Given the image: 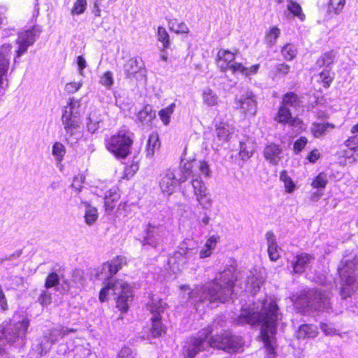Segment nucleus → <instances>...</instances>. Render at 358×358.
Here are the masks:
<instances>
[{"label":"nucleus","instance_id":"f257e3e1","mask_svg":"<svg viewBox=\"0 0 358 358\" xmlns=\"http://www.w3.org/2000/svg\"><path fill=\"white\" fill-rule=\"evenodd\" d=\"M280 319L278 306L273 299L269 298L262 300L257 307L242 308L240 315L234 319L233 322L238 326L259 325L268 358H273L277 326Z\"/></svg>","mask_w":358,"mask_h":358},{"label":"nucleus","instance_id":"f03ea898","mask_svg":"<svg viewBox=\"0 0 358 358\" xmlns=\"http://www.w3.org/2000/svg\"><path fill=\"white\" fill-rule=\"evenodd\" d=\"M124 257L117 256L110 262L103 264L101 267L95 268L92 273L96 280H108L106 285L99 292V300L101 302L106 301L109 294L117 295L116 306L122 313H126L129 308V302L133 299L132 291L130 286L122 282L113 278L125 264Z\"/></svg>","mask_w":358,"mask_h":358},{"label":"nucleus","instance_id":"7ed1b4c3","mask_svg":"<svg viewBox=\"0 0 358 358\" xmlns=\"http://www.w3.org/2000/svg\"><path fill=\"white\" fill-rule=\"evenodd\" d=\"M217 329V323L208 326L199 332L198 337L191 338L183 346L184 358H194L197 353L208 347L223 350L228 352L238 351L242 347V339L240 336L226 332L216 336H210Z\"/></svg>","mask_w":358,"mask_h":358},{"label":"nucleus","instance_id":"20e7f679","mask_svg":"<svg viewBox=\"0 0 358 358\" xmlns=\"http://www.w3.org/2000/svg\"><path fill=\"white\" fill-rule=\"evenodd\" d=\"M234 286V275L230 271H227L220 273L213 282L199 286L194 290L190 291L185 285L182 286L181 289L188 291V299L197 306L199 303H224L232 294Z\"/></svg>","mask_w":358,"mask_h":358},{"label":"nucleus","instance_id":"39448f33","mask_svg":"<svg viewBox=\"0 0 358 358\" xmlns=\"http://www.w3.org/2000/svg\"><path fill=\"white\" fill-rule=\"evenodd\" d=\"M80 107V101L71 98L62 110V122L65 131V140L71 145L76 143L81 137Z\"/></svg>","mask_w":358,"mask_h":358},{"label":"nucleus","instance_id":"423d86ee","mask_svg":"<svg viewBox=\"0 0 358 358\" xmlns=\"http://www.w3.org/2000/svg\"><path fill=\"white\" fill-rule=\"evenodd\" d=\"M297 308H310L316 310H327L330 308V292L321 289H313L302 292L296 299Z\"/></svg>","mask_w":358,"mask_h":358},{"label":"nucleus","instance_id":"0eeeda50","mask_svg":"<svg viewBox=\"0 0 358 358\" xmlns=\"http://www.w3.org/2000/svg\"><path fill=\"white\" fill-rule=\"evenodd\" d=\"M29 325V320L26 317H23L19 321L10 322L2 329L3 339L15 348L24 347L27 341Z\"/></svg>","mask_w":358,"mask_h":358},{"label":"nucleus","instance_id":"6e6552de","mask_svg":"<svg viewBox=\"0 0 358 358\" xmlns=\"http://www.w3.org/2000/svg\"><path fill=\"white\" fill-rule=\"evenodd\" d=\"M134 137V134L129 131H119L106 141V148L117 159H125L131 152Z\"/></svg>","mask_w":358,"mask_h":358},{"label":"nucleus","instance_id":"1a4fd4ad","mask_svg":"<svg viewBox=\"0 0 358 358\" xmlns=\"http://www.w3.org/2000/svg\"><path fill=\"white\" fill-rule=\"evenodd\" d=\"M338 271L344 282L341 292V296L345 299L352 292V289L350 286L358 280V257H355L353 260H346L343 266L338 268Z\"/></svg>","mask_w":358,"mask_h":358},{"label":"nucleus","instance_id":"9d476101","mask_svg":"<svg viewBox=\"0 0 358 358\" xmlns=\"http://www.w3.org/2000/svg\"><path fill=\"white\" fill-rule=\"evenodd\" d=\"M144 231L145 235L140 240L142 245H148L152 248H157L162 243L166 230L164 225H154L149 223Z\"/></svg>","mask_w":358,"mask_h":358},{"label":"nucleus","instance_id":"9b49d317","mask_svg":"<svg viewBox=\"0 0 358 358\" xmlns=\"http://www.w3.org/2000/svg\"><path fill=\"white\" fill-rule=\"evenodd\" d=\"M36 41V33L34 29H27L18 34L16 43L18 44V49L16 50V58L20 57L24 54L29 46L32 45Z\"/></svg>","mask_w":358,"mask_h":358},{"label":"nucleus","instance_id":"f8f14e48","mask_svg":"<svg viewBox=\"0 0 358 358\" xmlns=\"http://www.w3.org/2000/svg\"><path fill=\"white\" fill-rule=\"evenodd\" d=\"M12 45L3 44L0 48V87L3 83L9 68Z\"/></svg>","mask_w":358,"mask_h":358},{"label":"nucleus","instance_id":"ddd939ff","mask_svg":"<svg viewBox=\"0 0 358 358\" xmlns=\"http://www.w3.org/2000/svg\"><path fill=\"white\" fill-rule=\"evenodd\" d=\"M194 245L190 240L182 242L178 250L174 252L173 259L182 261L183 259L187 260L192 258L198 252V248Z\"/></svg>","mask_w":358,"mask_h":358},{"label":"nucleus","instance_id":"4468645a","mask_svg":"<svg viewBox=\"0 0 358 358\" xmlns=\"http://www.w3.org/2000/svg\"><path fill=\"white\" fill-rule=\"evenodd\" d=\"M143 69L142 61L137 57L129 58L123 66L124 73L127 79L134 78L136 73H141Z\"/></svg>","mask_w":358,"mask_h":358},{"label":"nucleus","instance_id":"2eb2a0df","mask_svg":"<svg viewBox=\"0 0 358 358\" xmlns=\"http://www.w3.org/2000/svg\"><path fill=\"white\" fill-rule=\"evenodd\" d=\"M242 111L245 114L255 115L257 112V101L252 92H247L238 101Z\"/></svg>","mask_w":358,"mask_h":358},{"label":"nucleus","instance_id":"dca6fc26","mask_svg":"<svg viewBox=\"0 0 358 358\" xmlns=\"http://www.w3.org/2000/svg\"><path fill=\"white\" fill-rule=\"evenodd\" d=\"M282 149L275 143L267 145L264 150V157L273 165H277L282 159Z\"/></svg>","mask_w":358,"mask_h":358},{"label":"nucleus","instance_id":"f3484780","mask_svg":"<svg viewBox=\"0 0 358 358\" xmlns=\"http://www.w3.org/2000/svg\"><path fill=\"white\" fill-rule=\"evenodd\" d=\"M177 185V179L175 174L171 170L166 171V173L162 175V178L159 182V186L162 191L168 194H171L174 191Z\"/></svg>","mask_w":358,"mask_h":358},{"label":"nucleus","instance_id":"a211bd4d","mask_svg":"<svg viewBox=\"0 0 358 358\" xmlns=\"http://www.w3.org/2000/svg\"><path fill=\"white\" fill-rule=\"evenodd\" d=\"M314 257L310 254L302 252L296 256V260L292 263L293 272L301 274L303 273Z\"/></svg>","mask_w":358,"mask_h":358},{"label":"nucleus","instance_id":"6ab92c4d","mask_svg":"<svg viewBox=\"0 0 358 358\" xmlns=\"http://www.w3.org/2000/svg\"><path fill=\"white\" fill-rule=\"evenodd\" d=\"M217 57V66L222 71L227 70L235 59V55L227 50H220Z\"/></svg>","mask_w":358,"mask_h":358},{"label":"nucleus","instance_id":"aec40b11","mask_svg":"<svg viewBox=\"0 0 358 358\" xmlns=\"http://www.w3.org/2000/svg\"><path fill=\"white\" fill-rule=\"evenodd\" d=\"M167 306L166 302L155 296H152L148 303V308L152 316L161 317V314L164 312Z\"/></svg>","mask_w":358,"mask_h":358},{"label":"nucleus","instance_id":"412c9836","mask_svg":"<svg viewBox=\"0 0 358 358\" xmlns=\"http://www.w3.org/2000/svg\"><path fill=\"white\" fill-rule=\"evenodd\" d=\"M103 120L101 114L96 109L92 110L87 119V128L92 134L95 133L100 127Z\"/></svg>","mask_w":358,"mask_h":358},{"label":"nucleus","instance_id":"4be33fe9","mask_svg":"<svg viewBox=\"0 0 358 358\" xmlns=\"http://www.w3.org/2000/svg\"><path fill=\"white\" fill-rule=\"evenodd\" d=\"M266 238L268 245V254L271 261H276L280 257L278 245L276 243L275 236L272 231L266 234Z\"/></svg>","mask_w":358,"mask_h":358},{"label":"nucleus","instance_id":"5701e85b","mask_svg":"<svg viewBox=\"0 0 358 358\" xmlns=\"http://www.w3.org/2000/svg\"><path fill=\"white\" fill-rule=\"evenodd\" d=\"M76 330L73 329H69L64 327H59L52 329L48 332L45 333L48 338L52 341V343L59 341V339L67 336L70 333L75 332Z\"/></svg>","mask_w":358,"mask_h":358},{"label":"nucleus","instance_id":"b1692460","mask_svg":"<svg viewBox=\"0 0 358 358\" xmlns=\"http://www.w3.org/2000/svg\"><path fill=\"white\" fill-rule=\"evenodd\" d=\"M80 204L85 208V222L88 226H92L98 219L99 214L96 208L87 201H81Z\"/></svg>","mask_w":358,"mask_h":358},{"label":"nucleus","instance_id":"393cba45","mask_svg":"<svg viewBox=\"0 0 358 358\" xmlns=\"http://www.w3.org/2000/svg\"><path fill=\"white\" fill-rule=\"evenodd\" d=\"M275 120L279 123H289L291 125H294L296 122V120L292 117L289 108L285 107V106H280L278 111L275 117Z\"/></svg>","mask_w":358,"mask_h":358},{"label":"nucleus","instance_id":"a878e982","mask_svg":"<svg viewBox=\"0 0 358 358\" xmlns=\"http://www.w3.org/2000/svg\"><path fill=\"white\" fill-rule=\"evenodd\" d=\"M160 147L158 134L155 132L152 133L148 138L146 148V157L152 158L156 150Z\"/></svg>","mask_w":358,"mask_h":358},{"label":"nucleus","instance_id":"bb28decb","mask_svg":"<svg viewBox=\"0 0 358 358\" xmlns=\"http://www.w3.org/2000/svg\"><path fill=\"white\" fill-rule=\"evenodd\" d=\"M317 335L316 327L311 324H303L300 326L297 336L299 338H315Z\"/></svg>","mask_w":358,"mask_h":358},{"label":"nucleus","instance_id":"cd10ccee","mask_svg":"<svg viewBox=\"0 0 358 358\" xmlns=\"http://www.w3.org/2000/svg\"><path fill=\"white\" fill-rule=\"evenodd\" d=\"M255 148L252 142L248 140L247 141L240 142V156L243 160H246L252 157Z\"/></svg>","mask_w":358,"mask_h":358},{"label":"nucleus","instance_id":"c85d7f7f","mask_svg":"<svg viewBox=\"0 0 358 358\" xmlns=\"http://www.w3.org/2000/svg\"><path fill=\"white\" fill-rule=\"evenodd\" d=\"M334 128V124L329 123H315L311 127V131L316 138H319L327 134L329 129Z\"/></svg>","mask_w":358,"mask_h":358},{"label":"nucleus","instance_id":"c756f323","mask_svg":"<svg viewBox=\"0 0 358 358\" xmlns=\"http://www.w3.org/2000/svg\"><path fill=\"white\" fill-rule=\"evenodd\" d=\"M155 117V112L152 110L149 105L145 106L143 109L138 113V119L142 123H148Z\"/></svg>","mask_w":358,"mask_h":358},{"label":"nucleus","instance_id":"7c9ffc66","mask_svg":"<svg viewBox=\"0 0 358 358\" xmlns=\"http://www.w3.org/2000/svg\"><path fill=\"white\" fill-rule=\"evenodd\" d=\"M202 98L203 103L208 106H213L217 104L218 96L216 93L210 88H206L203 90Z\"/></svg>","mask_w":358,"mask_h":358},{"label":"nucleus","instance_id":"2f4dec72","mask_svg":"<svg viewBox=\"0 0 358 358\" xmlns=\"http://www.w3.org/2000/svg\"><path fill=\"white\" fill-rule=\"evenodd\" d=\"M300 104V101L298 96L292 92L286 93L282 97V101L281 106H285V107H293L296 108Z\"/></svg>","mask_w":358,"mask_h":358},{"label":"nucleus","instance_id":"473e14b6","mask_svg":"<svg viewBox=\"0 0 358 358\" xmlns=\"http://www.w3.org/2000/svg\"><path fill=\"white\" fill-rule=\"evenodd\" d=\"M52 345V341L48 338L45 334H44V335L38 340V343L36 345V350L38 351V354L42 355L50 350Z\"/></svg>","mask_w":358,"mask_h":358},{"label":"nucleus","instance_id":"72a5a7b5","mask_svg":"<svg viewBox=\"0 0 358 358\" xmlns=\"http://www.w3.org/2000/svg\"><path fill=\"white\" fill-rule=\"evenodd\" d=\"M169 29L176 34H187L189 28L182 22H178L177 19H173L169 22Z\"/></svg>","mask_w":358,"mask_h":358},{"label":"nucleus","instance_id":"f704fd0d","mask_svg":"<svg viewBox=\"0 0 358 358\" xmlns=\"http://www.w3.org/2000/svg\"><path fill=\"white\" fill-rule=\"evenodd\" d=\"M335 54L333 51H329L323 54L316 62V66L318 67H329L334 63Z\"/></svg>","mask_w":358,"mask_h":358},{"label":"nucleus","instance_id":"c9c22d12","mask_svg":"<svg viewBox=\"0 0 358 358\" xmlns=\"http://www.w3.org/2000/svg\"><path fill=\"white\" fill-rule=\"evenodd\" d=\"M192 186L194 189V195L198 196L203 194H206L207 192V188L204 182L199 179L195 175L192 176Z\"/></svg>","mask_w":358,"mask_h":358},{"label":"nucleus","instance_id":"e433bc0d","mask_svg":"<svg viewBox=\"0 0 358 358\" xmlns=\"http://www.w3.org/2000/svg\"><path fill=\"white\" fill-rule=\"evenodd\" d=\"M162 317L152 316L151 318L152 324L150 328V332L153 337H159L164 331V328L161 322Z\"/></svg>","mask_w":358,"mask_h":358},{"label":"nucleus","instance_id":"4c0bfd02","mask_svg":"<svg viewBox=\"0 0 358 358\" xmlns=\"http://www.w3.org/2000/svg\"><path fill=\"white\" fill-rule=\"evenodd\" d=\"M345 3V0H323V5H328L329 12H331V9L334 10L335 13H339L343 8Z\"/></svg>","mask_w":358,"mask_h":358},{"label":"nucleus","instance_id":"58836bf2","mask_svg":"<svg viewBox=\"0 0 358 358\" xmlns=\"http://www.w3.org/2000/svg\"><path fill=\"white\" fill-rule=\"evenodd\" d=\"M73 353V358H96L95 354L83 345L76 346Z\"/></svg>","mask_w":358,"mask_h":358},{"label":"nucleus","instance_id":"ea45409f","mask_svg":"<svg viewBox=\"0 0 358 358\" xmlns=\"http://www.w3.org/2000/svg\"><path fill=\"white\" fill-rule=\"evenodd\" d=\"M350 136L345 141V145L351 150H354L358 143V122L352 127Z\"/></svg>","mask_w":358,"mask_h":358},{"label":"nucleus","instance_id":"a19ab883","mask_svg":"<svg viewBox=\"0 0 358 358\" xmlns=\"http://www.w3.org/2000/svg\"><path fill=\"white\" fill-rule=\"evenodd\" d=\"M231 134L229 127L224 123H220L216 128V136L220 141H227Z\"/></svg>","mask_w":358,"mask_h":358},{"label":"nucleus","instance_id":"79ce46f5","mask_svg":"<svg viewBox=\"0 0 358 358\" xmlns=\"http://www.w3.org/2000/svg\"><path fill=\"white\" fill-rule=\"evenodd\" d=\"M66 153V149L64 145L59 143L56 142L52 146V154L54 156L56 161L60 162L63 160Z\"/></svg>","mask_w":358,"mask_h":358},{"label":"nucleus","instance_id":"37998d69","mask_svg":"<svg viewBox=\"0 0 358 358\" xmlns=\"http://www.w3.org/2000/svg\"><path fill=\"white\" fill-rule=\"evenodd\" d=\"M175 108L176 104L173 103L159 112V116L164 124L167 125L169 124L171 115L173 114Z\"/></svg>","mask_w":358,"mask_h":358},{"label":"nucleus","instance_id":"c03bdc74","mask_svg":"<svg viewBox=\"0 0 358 358\" xmlns=\"http://www.w3.org/2000/svg\"><path fill=\"white\" fill-rule=\"evenodd\" d=\"M281 52L285 59L292 60L297 54V49L294 45L287 43L283 46Z\"/></svg>","mask_w":358,"mask_h":358},{"label":"nucleus","instance_id":"a18cd8bd","mask_svg":"<svg viewBox=\"0 0 358 358\" xmlns=\"http://www.w3.org/2000/svg\"><path fill=\"white\" fill-rule=\"evenodd\" d=\"M157 39L163 43L164 49H169L171 45L169 35L166 29L163 27H159L157 29Z\"/></svg>","mask_w":358,"mask_h":358},{"label":"nucleus","instance_id":"49530a36","mask_svg":"<svg viewBox=\"0 0 358 358\" xmlns=\"http://www.w3.org/2000/svg\"><path fill=\"white\" fill-rule=\"evenodd\" d=\"M280 30L277 27H273L266 34V41L269 47L273 46L277 38L280 36Z\"/></svg>","mask_w":358,"mask_h":358},{"label":"nucleus","instance_id":"de8ad7c7","mask_svg":"<svg viewBox=\"0 0 358 358\" xmlns=\"http://www.w3.org/2000/svg\"><path fill=\"white\" fill-rule=\"evenodd\" d=\"M280 180L284 182L287 192L290 193L294 191L295 185L294 184L291 178L287 175V172L286 171H282L280 173Z\"/></svg>","mask_w":358,"mask_h":358},{"label":"nucleus","instance_id":"09e8293b","mask_svg":"<svg viewBox=\"0 0 358 358\" xmlns=\"http://www.w3.org/2000/svg\"><path fill=\"white\" fill-rule=\"evenodd\" d=\"M59 275L55 272H51L50 273L48 274L45 279L44 287H45V289L55 287L59 285Z\"/></svg>","mask_w":358,"mask_h":358},{"label":"nucleus","instance_id":"8fccbe9b","mask_svg":"<svg viewBox=\"0 0 358 358\" xmlns=\"http://www.w3.org/2000/svg\"><path fill=\"white\" fill-rule=\"evenodd\" d=\"M87 8V0H76L71 9L72 15H80L85 12Z\"/></svg>","mask_w":358,"mask_h":358},{"label":"nucleus","instance_id":"3c124183","mask_svg":"<svg viewBox=\"0 0 358 358\" xmlns=\"http://www.w3.org/2000/svg\"><path fill=\"white\" fill-rule=\"evenodd\" d=\"M118 197L116 193L112 194L111 192H109V195H106L104 205L106 211H112L114 209L115 205L113 203Z\"/></svg>","mask_w":358,"mask_h":358},{"label":"nucleus","instance_id":"603ef678","mask_svg":"<svg viewBox=\"0 0 358 358\" xmlns=\"http://www.w3.org/2000/svg\"><path fill=\"white\" fill-rule=\"evenodd\" d=\"M327 184V175L324 173H320L313 181L312 186L314 188H324Z\"/></svg>","mask_w":358,"mask_h":358},{"label":"nucleus","instance_id":"864d4df0","mask_svg":"<svg viewBox=\"0 0 358 358\" xmlns=\"http://www.w3.org/2000/svg\"><path fill=\"white\" fill-rule=\"evenodd\" d=\"M196 197L199 204L204 209H210L212 206V199L208 196V192Z\"/></svg>","mask_w":358,"mask_h":358},{"label":"nucleus","instance_id":"5fc2aeb1","mask_svg":"<svg viewBox=\"0 0 358 358\" xmlns=\"http://www.w3.org/2000/svg\"><path fill=\"white\" fill-rule=\"evenodd\" d=\"M38 302L43 306H46L52 303V294L47 289L41 292L38 298Z\"/></svg>","mask_w":358,"mask_h":358},{"label":"nucleus","instance_id":"6e6d98bb","mask_svg":"<svg viewBox=\"0 0 358 358\" xmlns=\"http://www.w3.org/2000/svg\"><path fill=\"white\" fill-rule=\"evenodd\" d=\"M85 176L82 174L76 176L73 178L71 187L75 189L77 194L80 193L83 189V183L85 181Z\"/></svg>","mask_w":358,"mask_h":358},{"label":"nucleus","instance_id":"4d7b16f0","mask_svg":"<svg viewBox=\"0 0 358 358\" xmlns=\"http://www.w3.org/2000/svg\"><path fill=\"white\" fill-rule=\"evenodd\" d=\"M287 8L291 13L299 17L301 20H303L304 17V15L301 11V8L297 3L289 1L287 5Z\"/></svg>","mask_w":358,"mask_h":358},{"label":"nucleus","instance_id":"13d9d810","mask_svg":"<svg viewBox=\"0 0 358 358\" xmlns=\"http://www.w3.org/2000/svg\"><path fill=\"white\" fill-rule=\"evenodd\" d=\"M100 83L107 87L113 85V76L110 71L106 72L100 78Z\"/></svg>","mask_w":358,"mask_h":358},{"label":"nucleus","instance_id":"bf43d9fd","mask_svg":"<svg viewBox=\"0 0 358 358\" xmlns=\"http://www.w3.org/2000/svg\"><path fill=\"white\" fill-rule=\"evenodd\" d=\"M117 358H138L137 354L127 347L122 348L118 354Z\"/></svg>","mask_w":358,"mask_h":358},{"label":"nucleus","instance_id":"052dcab7","mask_svg":"<svg viewBox=\"0 0 358 358\" xmlns=\"http://www.w3.org/2000/svg\"><path fill=\"white\" fill-rule=\"evenodd\" d=\"M228 69L231 70L233 73H236L237 72H240L244 76H247L248 70L247 67L243 66L241 63L234 62Z\"/></svg>","mask_w":358,"mask_h":358},{"label":"nucleus","instance_id":"680f3d73","mask_svg":"<svg viewBox=\"0 0 358 358\" xmlns=\"http://www.w3.org/2000/svg\"><path fill=\"white\" fill-rule=\"evenodd\" d=\"M320 78L324 84V87H329L331 83L332 82L333 78L330 75V71L328 70H324L320 73Z\"/></svg>","mask_w":358,"mask_h":358},{"label":"nucleus","instance_id":"e2e57ef3","mask_svg":"<svg viewBox=\"0 0 358 358\" xmlns=\"http://www.w3.org/2000/svg\"><path fill=\"white\" fill-rule=\"evenodd\" d=\"M198 164V168L200 172L207 178L210 177L211 171L208 164L205 161H199Z\"/></svg>","mask_w":358,"mask_h":358},{"label":"nucleus","instance_id":"0e129e2a","mask_svg":"<svg viewBox=\"0 0 358 358\" xmlns=\"http://www.w3.org/2000/svg\"><path fill=\"white\" fill-rule=\"evenodd\" d=\"M320 329L326 335H333L336 329L331 323L321 322Z\"/></svg>","mask_w":358,"mask_h":358},{"label":"nucleus","instance_id":"69168bd1","mask_svg":"<svg viewBox=\"0 0 358 358\" xmlns=\"http://www.w3.org/2000/svg\"><path fill=\"white\" fill-rule=\"evenodd\" d=\"M308 140L306 137H300L294 143V150L296 153L301 152L305 145L307 144Z\"/></svg>","mask_w":358,"mask_h":358},{"label":"nucleus","instance_id":"338daca9","mask_svg":"<svg viewBox=\"0 0 358 358\" xmlns=\"http://www.w3.org/2000/svg\"><path fill=\"white\" fill-rule=\"evenodd\" d=\"M81 86V83L71 82L66 85L65 91L69 94H73L77 92Z\"/></svg>","mask_w":358,"mask_h":358},{"label":"nucleus","instance_id":"774afa93","mask_svg":"<svg viewBox=\"0 0 358 358\" xmlns=\"http://www.w3.org/2000/svg\"><path fill=\"white\" fill-rule=\"evenodd\" d=\"M289 71H290L289 65H288L285 63L278 64L276 66V72L281 73L282 75H287L289 72Z\"/></svg>","mask_w":358,"mask_h":358}]
</instances>
